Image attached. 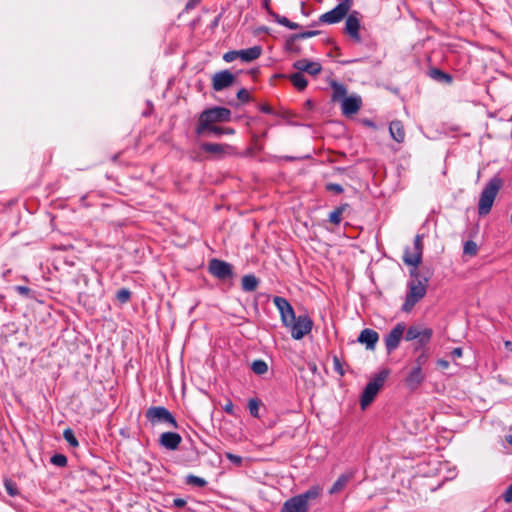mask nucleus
<instances>
[{"label": "nucleus", "mask_w": 512, "mask_h": 512, "mask_svg": "<svg viewBox=\"0 0 512 512\" xmlns=\"http://www.w3.org/2000/svg\"><path fill=\"white\" fill-rule=\"evenodd\" d=\"M145 416L152 425L163 423L171 428H178L177 421L173 414L163 406H152L148 408Z\"/></svg>", "instance_id": "423d86ee"}, {"label": "nucleus", "mask_w": 512, "mask_h": 512, "mask_svg": "<svg viewBox=\"0 0 512 512\" xmlns=\"http://www.w3.org/2000/svg\"><path fill=\"white\" fill-rule=\"evenodd\" d=\"M433 335V331L430 328H422L420 331V335L417 339V346L415 347V351H417L419 348L424 347L426 344L429 343Z\"/></svg>", "instance_id": "a878e982"}, {"label": "nucleus", "mask_w": 512, "mask_h": 512, "mask_svg": "<svg viewBox=\"0 0 512 512\" xmlns=\"http://www.w3.org/2000/svg\"><path fill=\"white\" fill-rule=\"evenodd\" d=\"M410 275L413 279L408 282V292L402 306L404 312H410L425 297L427 292L428 278L420 279L418 272L415 270H412Z\"/></svg>", "instance_id": "7ed1b4c3"}, {"label": "nucleus", "mask_w": 512, "mask_h": 512, "mask_svg": "<svg viewBox=\"0 0 512 512\" xmlns=\"http://www.w3.org/2000/svg\"><path fill=\"white\" fill-rule=\"evenodd\" d=\"M116 297L120 302L125 303L130 299L131 292L128 289L123 288L117 292Z\"/></svg>", "instance_id": "a19ab883"}, {"label": "nucleus", "mask_w": 512, "mask_h": 512, "mask_svg": "<svg viewBox=\"0 0 512 512\" xmlns=\"http://www.w3.org/2000/svg\"><path fill=\"white\" fill-rule=\"evenodd\" d=\"M332 90H333L332 98L334 101H338L340 99L343 100L344 98H346L345 95L347 93V90L344 85L339 84L337 82H333Z\"/></svg>", "instance_id": "cd10ccee"}, {"label": "nucleus", "mask_w": 512, "mask_h": 512, "mask_svg": "<svg viewBox=\"0 0 512 512\" xmlns=\"http://www.w3.org/2000/svg\"><path fill=\"white\" fill-rule=\"evenodd\" d=\"M226 458L232 462L233 464L235 465H241L242 464V457L241 456H238V455H235V454H232V453H226Z\"/></svg>", "instance_id": "8fccbe9b"}, {"label": "nucleus", "mask_w": 512, "mask_h": 512, "mask_svg": "<svg viewBox=\"0 0 512 512\" xmlns=\"http://www.w3.org/2000/svg\"><path fill=\"white\" fill-rule=\"evenodd\" d=\"M351 5V0H343L332 10L322 14L319 17V22L325 24L339 23L342 19H344V17L348 15Z\"/></svg>", "instance_id": "0eeeda50"}, {"label": "nucleus", "mask_w": 512, "mask_h": 512, "mask_svg": "<svg viewBox=\"0 0 512 512\" xmlns=\"http://www.w3.org/2000/svg\"><path fill=\"white\" fill-rule=\"evenodd\" d=\"M234 132L235 131L232 128H229V127L223 128V134L232 135V134H234Z\"/></svg>", "instance_id": "052dcab7"}, {"label": "nucleus", "mask_w": 512, "mask_h": 512, "mask_svg": "<svg viewBox=\"0 0 512 512\" xmlns=\"http://www.w3.org/2000/svg\"><path fill=\"white\" fill-rule=\"evenodd\" d=\"M308 367L313 374L317 372V365L314 362L308 363Z\"/></svg>", "instance_id": "bf43d9fd"}, {"label": "nucleus", "mask_w": 512, "mask_h": 512, "mask_svg": "<svg viewBox=\"0 0 512 512\" xmlns=\"http://www.w3.org/2000/svg\"><path fill=\"white\" fill-rule=\"evenodd\" d=\"M422 255L419 254V252H415L414 250L409 251L408 249L405 250L404 256H403V262L406 265L414 267L413 270L416 271V268L421 263Z\"/></svg>", "instance_id": "4be33fe9"}, {"label": "nucleus", "mask_w": 512, "mask_h": 512, "mask_svg": "<svg viewBox=\"0 0 512 512\" xmlns=\"http://www.w3.org/2000/svg\"><path fill=\"white\" fill-rule=\"evenodd\" d=\"M260 110L264 113H272V109L268 104L261 105Z\"/></svg>", "instance_id": "13d9d810"}, {"label": "nucleus", "mask_w": 512, "mask_h": 512, "mask_svg": "<svg viewBox=\"0 0 512 512\" xmlns=\"http://www.w3.org/2000/svg\"><path fill=\"white\" fill-rule=\"evenodd\" d=\"M506 441L512 445V434L506 437Z\"/></svg>", "instance_id": "69168bd1"}, {"label": "nucleus", "mask_w": 512, "mask_h": 512, "mask_svg": "<svg viewBox=\"0 0 512 512\" xmlns=\"http://www.w3.org/2000/svg\"><path fill=\"white\" fill-rule=\"evenodd\" d=\"M348 207V204H343L337 207L329 214V221L334 225H339L342 220V215L347 210Z\"/></svg>", "instance_id": "bb28decb"}, {"label": "nucleus", "mask_w": 512, "mask_h": 512, "mask_svg": "<svg viewBox=\"0 0 512 512\" xmlns=\"http://www.w3.org/2000/svg\"><path fill=\"white\" fill-rule=\"evenodd\" d=\"M378 340V332L370 328L363 329L358 337V342L365 344L368 350H374Z\"/></svg>", "instance_id": "dca6fc26"}, {"label": "nucleus", "mask_w": 512, "mask_h": 512, "mask_svg": "<svg viewBox=\"0 0 512 512\" xmlns=\"http://www.w3.org/2000/svg\"><path fill=\"white\" fill-rule=\"evenodd\" d=\"M186 483L190 484V485H195L198 487H204L207 484L205 479L195 476V475H188L186 477Z\"/></svg>", "instance_id": "72a5a7b5"}, {"label": "nucleus", "mask_w": 512, "mask_h": 512, "mask_svg": "<svg viewBox=\"0 0 512 512\" xmlns=\"http://www.w3.org/2000/svg\"><path fill=\"white\" fill-rule=\"evenodd\" d=\"M209 272L221 280H225L233 276L231 264L218 259H212L209 262Z\"/></svg>", "instance_id": "9b49d317"}, {"label": "nucleus", "mask_w": 512, "mask_h": 512, "mask_svg": "<svg viewBox=\"0 0 512 512\" xmlns=\"http://www.w3.org/2000/svg\"><path fill=\"white\" fill-rule=\"evenodd\" d=\"M293 67L298 70V72L302 73L306 72L309 75L316 76L322 70V67L319 63L308 61V60H299L293 64Z\"/></svg>", "instance_id": "a211bd4d"}, {"label": "nucleus", "mask_w": 512, "mask_h": 512, "mask_svg": "<svg viewBox=\"0 0 512 512\" xmlns=\"http://www.w3.org/2000/svg\"><path fill=\"white\" fill-rule=\"evenodd\" d=\"M224 411L228 414H233L234 412V406H233V403L231 401H229L225 406H224Z\"/></svg>", "instance_id": "6e6d98bb"}, {"label": "nucleus", "mask_w": 512, "mask_h": 512, "mask_svg": "<svg viewBox=\"0 0 512 512\" xmlns=\"http://www.w3.org/2000/svg\"><path fill=\"white\" fill-rule=\"evenodd\" d=\"M231 119V111L225 107H213L201 112L195 132L198 136L205 135L207 128L217 123L228 122Z\"/></svg>", "instance_id": "f03ea898"}, {"label": "nucleus", "mask_w": 512, "mask_h": 512, "mask_svg": "<svg viewBox=\"0 0 512 512\" xmlns=\"http://www.w3.org/2000/svg\"><path fill=\"white\" fill-rule=\"evenodd\" d=\"M503 184V179L499 175H495L484 186L478 202L479 216H486L490 213L495 198L503 187Z\"/></svg>", "instance_id": "20e7f679"}, {"label": "nucleus", "mask_w": 512, "mask_h": 512, "mask_svg": "<svg viewBox=\"0 0 512 512\" xmlns=\"http://www.w3.org/2000/svg\"><path fill=\"white\" fill-rule=\"evenodd\" d=\"M207 135L221 136L223 135V127H219L216 124L211 125L207 128V133L204 136Z\"/></svg>", "instance_id": "79ce46f5"}, {"label": "nucleus", "mask_w": 512, "mask_h": 512, "mask_svg": "<svg viewBox=\"0 0 512 512\" xmlns=\"http://www.w3.org/2000/svg\"><path fill=\"white\" fill-rule=\"evenodd\" d=\"M274 303L280 311L281 318L285 326H288L287 313H288V300L282 297H275Z\"/></svg>", "instance_id": "b1692460"}, {"label": "nucleus", "mask_w": 512, "mask_h": 512, "mask_svg": "<svg viewBox=\"0 0 512 512\" xmlns=\"http://www.w3.org/2000/svg\"><path fill=\"white\" fill-rule=\"evenodd\" d=\"M240 60L243 62H251L260 57L262 48L260 46H253L247 49L239 50Z\"/></svg>", "instance_id": "aec40b11"}, {"label": "nucleus", "mask_w": 512, "mask_h": 512, "mask_svg": "<svg viewBox=\"0 0 512 512\" xmlns=\"http://www.w3.org/2000/svg\"><path fill=\"white\" fill-rule=\"evenodd\" d=\"M428 358L429 354L427 353V350L423 349L415 359V365L413 367H419L420 369H422V367L427 363Z\"/></svg>", "instance_id": "f704fd0d"}, {"label": "nucleus", "mask_w": 512, "mask_h": 512, "mask_svg": "<svg viewBox=\"0 0 512 512\" xmlns=\"http://www.w3.org/2000/svg\"><path fill=\"white\" fill-rule=\"evenodd\" d=\"M248 409L252 416H259V402L256 399H250L248 402Z\"/></svg>", "instance_id": "58836bf2"}, {"label": "nucleus", "mask_w": 512, "mask_h": 512, "mask_svg": "<svg viewBox=\"0 0 512 512\" xmlns=\"http://www.w3.org/2000/svg\"><path fill=\"white\" fill-rule=\"evenodd\" d=\"M430 75L433 79L438 81H445L447 83H450L452 81V77L449 74L439 69H432Z\"/></svg>", "instance_id": "c756f323"}, {"label": "nucleus", "mask_w": 512, "mask_h": 512, "mask_svg": "<svg viewBox=\"0 0 512 512\" xmlns=\"http://www.w3.org/2000/svg\"><path fill=\"white\" fill-rule=\"evenodd\" d=\"M362 105V100L358 96L346 97L342 100V113L345 116H352L356 114Z\"/></svg>", "instance_id": "f3484780"}, {"label": "nucleus", "mask_w": 512, "mask_h": 512, "mask_svg": "<svg viewBox=\"0 0 512 512\" xmlns=\"http://www.w3.org/2000/svg\"><path fill=\"white\" fill-rule=\"evenodd\" d=\"M201 150L210 154L214 159H223L226 156L236 155V149L229 144L205 142L201 144Z\"/></svg>", "instance_id": "1a4fd4ad"}, {"label": "nucleus", "mask_w": 512, "mask_h": 512, "mask_svg": "<svg viewBox=\"0 0 512 512\" xmlns=\"http://www.w3.org/2000/svg\"><path fill=\"white\" fill-rule=\"evenodd\" d=\"M387 377L388 371L382 370L367 383L360 399V405L363 410L366 409V407L374 401L379 390L383 387Z\"/></svg>", "instance_id": "39448f33"}, {"label": "nucleus", "mask_w": 512, "mask_h": 512, "mask_svg": "<svg viewBox=\"0 0 512 512\" xmlns=\"http://www.w3.org/2000/svg\"><path fill=\"white\" fill-rule=\"evenodd\" d=\"M314 321L307 311L296 313L290 305V336L294 340L311 337Z\"/></svg>", "instance_id": "f257e3e1"}, {"label": "nucleus", "mask_w": 512, "mask_h": 512, "mask_svg": "<svg viewBox=\"0 0 512 512\" xmlns=\"http://www.w3.org/2000/svg\"><path fill=\"white\" fill-rule=\"evenodd\" d=\"M4 486H5V489L7 491V493L14 497L18 494V488H17V485L15 482H13L12 480L10 479H6L4 481Z\"/></svg>", "instance_id": "e433bc0d"}, {"label": "nucleus", "mask_w": 512, "mask_h": 512, "mask_svg": "<svg viewBox=\"0 0 512 512\" xmlns=\"http://www.w3.org/2000/svg\"><path fill=\"white\" fill-rule=\"evenodd\" d=\"M437 366L443 370L447 369L449 367V362L444 359H439L437 361Z\"/></svg>", "instance_id": "5fc2aeb1"}, {"label": "nucleus", "mask_w": 512, "mask_h": 512, "mask_svg": "<svg viewBox=\"0 0 512 512\" xmlns=\"http://www.w3.org/2000/svg\"><path fill=\"white\" fill-rule=\"evenodd\" d=\"M319 496V488L311 487L303 494L290 498V512H307L309 500Z\"/></svg>", "instance_id": "6e6552de"}, {"label": "nucleus", "mask_w": 512, "mask_h": 512, "mask_svg": "<svg viewBox=\"0 0 512 512\" xmlns=\"http://www.w3.org/2000/svg\"><path fill=\"white\" fill-rule=\"evenodd\" d=\"M310 105H311V101H310V100H308V101H307V106H310Z\"/></svg>", "instance_id": "774afa93"}, {"label": "nucleus", "mask_w": 512, "mask_h": 512, "mask_svg": "<svg viewBox=\"0 0 512 512\" xmlns=\"http://www.w3.org/2000/svg\"><path fill=\"white\" fill-rule=\"evenodd\" d=\"M50 462L58 467H64L67 464V457L63 454H54Z\"/></svg>", "instance_id": "c9c22d12"}, {"label": "nucleus", "mask_w": 512, "mask_h": 512, "mask_svg": "<svg viewBox=\"0 0 512 512\" xmlns=\"http://www.w3.org/2000/svg\"><path fill=\"white\" fill-rule=\"evenodd\" d=\"M406 325L403 322L397 323L394 328L385 337V346L388 353L398 348L400 341L404 336Z\"/></svg>", "instance_id": "9d476101"}, {"label": "nucleus", "mask_w": 512, "mask_h": 512, "mask_svg": "<svg viewBox=\"0 0 512 512\" xmlns=\"http://www.w3.org/2000/svg\"><path fill=\"white\" fill-rule=\"evenodd\" d=\"M173 504L175 507L181 508L186 505V501L182 498H176L174 499Z\"/></svg>", "instance_id": "864d4df0"}, {"label": "nucleus", "mask_w": 512, "mask_h": 512, "mask_svg": "<svg viewBox=\"0 0 512 512\" xmlns=\"http://www.w3.org/2000/svg\"><path fill=\"white\" fill-rule=\"evenodd\" d=\"M237 98L241 101V102H248L250 100V94L248 92V90L242 88L238 91L237 93Z\"/></svg>", "instance_id": "de8ad7c7"}, {"label": "nucleus", "mask_w": 512, "mask_h": 512, "mask_svg": "<svg viewBox=\"0 0 512 512\" xmlns=\"http://www.w3.org/2000/svg\"><path fill=\"white\" fill-rule=\"evenodd\" d=\"M333 367H334V370L340 376H344L345 371H344L343 365H342L340 359L337 356H333Z\"/></svg>", "instance_id": "37998d69"}, {"label": "nucleus", "mask_w": 512, "mask_h": 512, "mask_svg": "<svg viewBox=\"0 0 512 512\" xmlns=\"http://www.w3.org/2000/svg\"><path fill=\"white\" fill-rule=\"evenodd\" d=\"M252 371L257 375H263L268 371V365L264 360H255L251 364Z\"/></svg>", "instance_id": "c85d7f7f"}, {"label": "nucleus", "mask_w": 512, "mask_h": 512, "mask_svg": "<svg viewBox=\"0 0 512 512\" xmlns=\"http://www.w3.org/2000/svg\"><path fill=\"white\" fill-rule=\"evenodd\" d=\"M182 441L180 434L175 432H164L160 435L159 444L167 450H176Z\"/></svg>", "instance_id": "2eb2a0df"}, {"label": "nucleus", "mask_w": 512, "mask_h": 512, "mask_svg": "<svg viewBox=\"0 0 512 512\" xmlns=\"http://www.w3.org/2000/svg\"><path fill=\"white\" fill-rule=\"evenodd\" d=\"M326 189L330 192H334L336 194H341L343 192V187L340 184L329 183L326 185Z\"/></svg>", "instance_id": "49530a36"}, {"label": "nucleus", "mask_w": 512, "mask_h": 512, "mask_svg": "<svg viewBox=\"0 0 512 512\" xmlns=\"http://www.w3.org/2000/svg\"><path fill=\"white\" fill-rule=\"evenodd\" d=\"M63 437L69 443L70 446L77 447L79 445L78 440L76 439L73 431L70 428L64 430Z\"/></svg>", "instance_id": "473e14b6"}, {"label": "nucleus", "mask_w": 512, "mask_h": 512, "mask_svg": "<svg viewBox=\"0 0 512 512\" xmlns=\"http://www.w3.org/2000/svg\"><path fill=\"white\" fill-rule=\"evenodd\" d=\"M289 27H290V30L296 29L298 27V25H297V23L290 21Z\"/></svg>", "instance_id": "0e129e2a"}, {"label": "nucleus", "mask_w": 512, "mask_h": 512, "mask_svg": "<svg viewBox=\"0 0 512 512\" xmlns=\"http://www.w3.org/2000/svg\"><path fill=\"white\" fill-rule=\"evenodd\" d=\"M14 289L16 292H18L22 296H25V297L30 296L31 289L27 286L18 285V286H15Z\"/></svg>", "instance_id": "09e8293b"}, {"label": "nucleus", "mask_w": 512, "mask_h": 512, "mask_svg": "<svg viewBox=\"0 0 512 512\" xmlns=\"http://www.w3.org/2000/svg\"><path fill=\"white\" fill-rule=\"evenodd\" d=\"M281 512H288V500L283 503Z\"/></svg>", "instance_id": "680f3d73"}, {"label": "nucleus", "mask_w": 512, "mask_h": 512, "mask_svg": "<svg viewBox=\"0 0 512 512\" xmlns=\"http://www.w3.org/2000/svg\"><path fill=\"white\" fill-rule=\"evenodd\" d=\"M242 289L246 292L256 290L258 286V279L254 275H245L241 280Z\"/></svg>", "instance_id": "393cba45"}, {"label": "nucleus", "mask_w": 512, "mask_h": 512, "mask_svg": "<svg viewBox=\"0 0 512 512\" xmlns=\"http://www.w3.org/2000/svg\"><path fill=\"white\" fill-rule=\"evenodd\" d=\"M360 20L358 12L354 11L347 15L344 32L356 43H360L362 38L359 33Z\"/></svg>", "instance_id": "f8f14e48"}, {"label": "nucleus", "mask_w": 512, "mask_h": 512, "mask_svg": "<svg viewBox=\"0 0 512 512\" xmlns=\"http://www.w3.org/2000/svg\"><path fill=\"white\" fill-rule=\"evenodd\" d=\"M198 2H200V0H190L187 4V8L196 5Z\"/></svg>", "instance_id": "e2e57ef3"}, {"label": "nucleus", "mask_w": 512, "mask_h": 512, "mask_svg": "<svg viewBox=\"0 0 512 512\" xmlns=\"http://www.w3.org/2000/svg\"><path fill=\"white\" fill-rule=\"evenodd\" d=\"M239 50H232V51H228L226 52L224 55H223V60L225 62H232L236 59H240V54H239Z\"/></svg>", "instance_id": "ea45409f"}, {"label": "nucleus", "mask_w": 512, "mask_h": 512, "mask_svg": "<svg viewBox=\"0 0 512 512\" xmlns=\"http://www.w3.org/2000/svg\"><path fill=\"white\" fill-rule=\"evenodd\" d=\"M425 380V373L419 367H412L407 373L404 383L410 391H415Z\"/></svg>", "instance_id": "4468645a"}, {"label": "nucleus", "mask_w": 512, "mask_h": 512, "mask_svg": "<svg viewBox=\"0 0 512 512\" xmlns=\"http://www.w3.org/2000/svg\"><path fill=\"white\" fill-rule=\"evenodd\" d=\"M316 34H318L317 31H308V32L302 33L300 35H293V36H290V42H292L296 38L312 37V36H315ZM292 50H293L292 43H290V52Z\"/></svg>", "instance_id": "c03bdc74"}, {"label": "nucleus", "mask_w": 512, "mask_h": 512, "mask_svg": "<svg viewBox=\"0 0 512 512\" xmlns=\"http://www.w3.org/2000/svg\"><path fill=\"white\" fill-rule=\"evenodd\" d=\"M264 6H265V8L267 9V11L269 12V14H270L271 16H273V17L275 18V20H276L278 23H280V24H281V25H283V26L288 27V18H287V17H285V16L280 17L279 15H277V14H275V13L271 12V11H270V9H269V6H268V0H264Z\"/></svg>", "instance_id": "4c0bfd02"}, {"label": "nucleus", "mask_w": 512, "mask_h": 512, "mask_svg": "<svg viewBox=\"0 0 512 512\" xmlns=\"http://www.w3.org/2000/svg\"><path fill=\"white\" fill-rule=\"evenodd\" d=\"M503 498H504L505 502H507V503L512 502V484L509 485L508 488L506 489V491L503 495Z\"/></svg>", "instance_id": "3c124183"}, {"label": "nucleus", "mask_w": 512, "mask_h": 512, "mask_svg": "<svg viewBox=\"0 0 512 512\" xmlns=\"http://www.w3.org/2000/svg\"><path fill=\"white\" fill-rule=\"evenodd\" d=\"M301 11L306 16H308L310 13V7H306L305 2H303V1H301Z\"/></svg>", "instance_id": "4d7b16f0"}, {"label": "nucleus", "mask_w": 512, "mask_h": 512, "mask_svg": "<svg viewBox=\"0 0 512 512\" xmlns=\"http://www.w3.org/2000/svg\"><path fill=\"white\" fill-rule=\"evenodd\" d=\"M413 250L415 252H419V254L422 255V252H423V242H422V237L420 235H416V237L414 239Z\"/></svg>", "instance_id": "a18cd8bd"}, {"label": "nucleus", "mask_w": 512, "mask_h": 512, "mask_svg": "<svg viewBox=\"0 0 512 512\" xmlns=\"http://www.w3.org/2000/svg\"><path fill=\"white\" fill-rule=\"evenodd\" d=\"M421 330H422V328H420L419 326H410L406 331V334L404 337L405 340L413 341V340L417 339L420 335Z\"/></svg>", "instance_id": "7c9ffc66"}, {"label": "nucleus", "mask_w": 512, "mask_h": 512, "mask_svg": "<svg viewBox=\"0 0 512 512\" xmlns=\"http://www.w3.org/2000/svg\"><path fill=\"white\" fill-rule=\"evenodd\" d=\"M235 82V75L231 73L229 70H222L216 72L212 76V88L215 91H222Z\"/></svg>", "instance_id": "ddd939ff"}, {"label": "nucleus", "mask_w": 512, "mask_h": 512, "mask_svg": "<svg viewBox=\"0 0 512 512\" xmlns=\"http://www.w3.org/2000/svg\"><path fill=\"white\" fill-rule=\"evenodd\" d=\"M477 251H478V246L474 241L468 240L464 243V247H463L464 254L469 255V256H475L477 254Z\"/></svg>", "instance_id": "2f4dec72"}, {"label": "nucleus", "mask_w": 512, "mask_h": 512, "mask_svg": "<svg viewBox=\"0 0 512 512\" xmlns=\"http://www.w3.org/2000/svg\"><path fill=\"white\" fill-rule=\"evenodd\" d=\"M353 477V473H344L338 477V479L334 482L332 487L329 490L330 494H337L341 492L347 485V483L350 481V479Z\"/></svg>", "instance_id": "412c9836"}, {"label": "nucleus", "mask_w": 512, "mask_h": 512, "mask_svg": "<svg viewBox=\"0 0 512 512\" xmlns=\"http://www.w3.org/2000/svg\"><path fill=\"white\" fill-rule=\"evenodd\" d=\"M290 83L299 91H302L307 86V80L305 76L300 72L290 73Z\"/></svg>", "instance_id": "5701e85b"}, {"label": "nucleus", "mask_w": 512, "mask_h": 512, "mask_svg": "<svg viewBox=\"0 0 512 512\" xmlns=\"http://www.w3.org/2000/svg\"><path fill=\"white\" fill-rule=\"evenodd\" d=\"M389 132L391 137L398 143L404 142L405 130L403 123L400 120H394L389 125Z\"/></svg>", "instance_id": "6ab92c4d"}, {"label": "nucleus", "mask_w": 512, "mask_h": 512, "mask_svg": "<svg viewBox=\"0 0 512 512\" xmlns=\"http://www.w3.org/2000/svg\"><path fill=\"white\" fill-rule=\"evenodd\" d=\"M11 270L8 269L6 271L3 272V278H6L8 276V274H10Z\"/></svg>", "instance_id": "338daca9"}, {"label": "nucleus", "mask_w": 512, "mask_h": 512, "mask_svg": "<svg viewBox=\"0 0 512 512\" xmlns=\"http://www.w3.org/2000/svg\"><path fill=\"white\" fill-rule=\"evenodd\" d=\"M452 357L454 358H460L463 355V350L460 347H456L451 352Z\"/></svg>", "instance_id": "603ef678"}]
</instances>
